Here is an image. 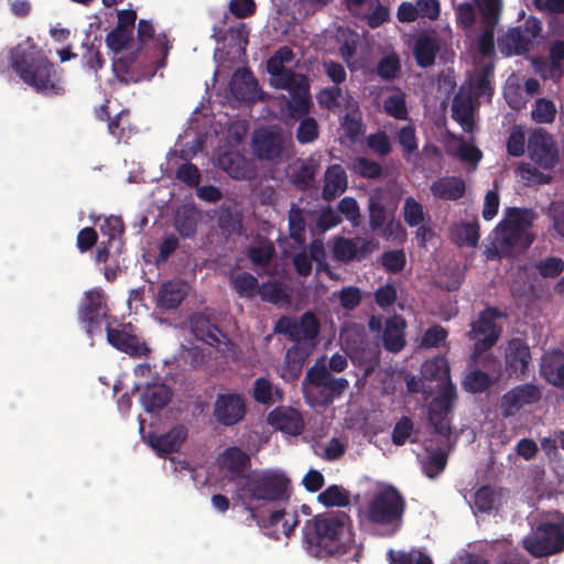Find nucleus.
I'll use <instances>...</instances> for the list:
<instances>
[{"label": "nucleus", "mask_w": 564, "mask_h": 564, "mask_svg": "<svg viewBox=\"0 0 564 564\" xmlns=\"http://www.w3.org/2000/svg\"><path fill=\"white\" fill-rule=\"evenodd\" d=\"M305 551L319 560L343 558L358 563L362 545L358 544L352 531V521L344 511H326L306 520L302 529Z\"/></svg>", "instance_id": "f257e3e1"}, {"label": "nucleus", "mask_w": 564, "mask_h": 564, "mask_svg": "<svg viewBox=\"0 0 564 564\" xmlns=\"http://www.w3.org/2000/svg\"><path fill=\"white\" fill-rule=\"evenodd\" d=\"M234 500L246 511L258 509L256 502H276L289 499L290 479L275 470H251L234 479Z\"/></svg>", "instance_id": "f03ea898"}, {"label": "nucleus", "mask_w": 564, "mask_h": 564, "mask_svg": "<svg viewBox=\"0 0 564 564\" xmlns=\"http://www.w3.org/2000/svg\"><path fill=\"white\" fill-rule=\"evenodd\" d=\"M11 67L36 93L57 96L64 88L56 79L54 64L34 46L18 44L9 51Z\"/></svg>", "instance_id": "7ed1b4c3"}, {"label": "nucleus", "mask_w": 564, "mask_h": 564, "mask_svg": "<svg viewBox=\"0 0 564 564\" xmlns=\"http://www.w3.org/2000/svg\"><path fill=\"white\" fill-rule=\"evenodd\" d=\"M535 214L531 209L510 207L495 229L494 254L509 258L525 252L534 240L529 232Z\"/></svg>", "instance_id": "20e7f679"}, {"label": "nucleus", "mask_w": 564, "mask_h": 564, "mask_svg": "<svg viewBox=\"0 0 564 564\" xmlns=\"http://www.w3.org/2000/svg\"><path fill=\"white\" fill-rule=\"evenodd\" d=\"M406 502L402 494L392 485L375 492L366 509L369 522L387 528V535L400 531Z\"/></svg>", "instance_id": "39448f33"}, {"label": "nucleus", "mask_w": 564, "mask_h": 564, "mask_svg": "<svg viewBox=\"0 0 564 564\" xmlns=\"http://www.w3.org/2000/svg\"><path fill=\"white\" fill-rule=\"evenodd\" d=\"M349 387L345 378H335L326 366L313 365L302 381L305 401L312 406H328Z\"/></svg>", "instance_id": "423d86ee"}, {"label": "nucleus", "mask_w": 564, "mask_h": 564, "mask_svg": "<svg viewBox=\"0 0 564 564\" xmlns=\"http://www.w3.org/2000/svg\"><path fill=\"white\" fill-rule=\"evenodd\" d=\"M523 549L533 557H549L564 551V513L556 512L555 520L541 521L522 539Z\"/></svg>", "instance_id": "0eeeda50"}, {"label": "nucleus", "mask_w": 564, "mask_h": 564, "mask_svg": "<svg viewBox=\"0 0 564 564\" xmlns=\"http://www.w3.org/2000/svg\"><path fill=\"white\" fill-rule=\"evenodd\" d=\"M507 314L500 308L488 306L479 313L478 318L470 324L467 333L469 339L475 340L474 352L481 355L491 349L498 341L502 328L496 321L506 318Z\"/></svg>", "instance_id": "6e6552de"}, {"label": "nucleus", "mask_w": 564, "mask_h": 564, "mask_svg": "<svg viewBox=\"0 0 564 564\" xmlns=\"http://www.w3.org/2000/svg\"><path fill=\"white\" fill-rule=\"evenodd\" d=\"M369 228L372 232L380 234L386 240L397 239L404 229L399 220H395L394 209L388 208L382 192L377 191L368 198Z\"/></svg>", "instance_id": "1a4fd4ad"}, {"label": "nucleus", "mask_w": 564, "mask_h": 564, "mask_svg": "<svg viewBox=\"0 0 564 564\" xmlns=\"http://www.w3.org/2000/svg\"><path fill=\"white\" fill-rule=\"evenodd\" d=\"M528 152L530 159L544 170L554 169L560 161L556 141L543 129H538L530 134Z\"/></svg>", "instance_id": "9d476101"}, {"label": "nucleus", "mask_w": 564, "mask_h": 564, "mask_svg": "<svg viewBox=\"0 0 564 564\" xmlns=\"http://www.w3.org/2000/svg\"><path fill=\"white\" fill-rule=\"evenodd\" d=\"M107 311L105 292L100 288H94L84 293L78 307V319L85 326L86 332L91 334L95 328L100 327Z\"/></svg>", "instance_id": "9b49d317"}, {"label": "nucleus", "mask_w": 564, "mask_h": 564, "mask_svg": "<svg viewBox=\"0 0 564 564\" xmlns=\"http://www.w3.org/2000/svg\"><path fill=\"white\" fill-rule=\"evenodd\" d=\"M541 390L533 383H522L507 391L500 399L499 409L505 417L513 416L523 406L540 401Z\"/></svg>", "instance_id": "f8f14e48"}, {"label": "nucleus", "mask_w": 564, "mask_h": 564, "mask_svg": "<svg viewBox=\"0 0 564 564\" xmlns=\"http://www.w3.org/2000/svg\"><path fill=\"white\" fill-rule=\"evenodd\" d=\"M247 412L246 403L238 393L217 395L214 405V417L224 426H232L243 420Z\"/></svg>", "instance_id": "ddd939ff"}, {"label": "nucleus", "mask_w": 564, "mask_h": 564, "mask_svg": "<svg viewBox=\"0 0 564 564\" xmlns=\"http://www.w3.org/2000/svg\"><path fill=\"white\" fill-rule=\"evenodd\" d=\"M345 343L351 352V358L364 365L367 371L373 370L380 364V346L365 333H357L354 338L347 336Z\"/></svg>", "instance_id": "4468645a"}, {"label": "nucleus", "mask_w": 564, "mask_h": 564, "mask_svg": "<svg viewBox=\"0 0 564 564\" xmlns=\"http://www.w3.org/2000/svg\"><path fill=\"white\" fill-rule=\"evenodd\" d=\"M131 324H127L123 328H112L107 326V340L116 349L124 352L133 358L147 357L150 352L144 341H141L137 335L127 330L131 328Z\"/></svg>", "instance_id": "2eb2a0df"}, {"label": "nucleus", "mask_w": 564, "mask_h": 564, "mask_svg": "<svg viewBox=\"0 0 564 564\" xmlns=\"http://www.w3.org/2000/svg\"><path fill=\"white\" fill-rule=\"evenodd\" d=\"M252 149L258 159L274 161L282 156L284 140L278 131L259 130L253 135Z\"/></svg>", "instance_id": "dca6fc26"}, {"label": "nucleus", "mask_w": 564, "mask_h": 564, "mask_svg": "<svg viewBox=\"0 0 564 564\" xmlns=\"http://www.w3.org/2000/svg\"><path fill=\"white\" fill-rule=\"evenodd\" d=\"M506 367L516 378H522L531 361V352L528 344L522 338H511L506 348Z\"/></svg>", "instance_id": "f3484780"}, {"label": "nucleus", "mask_w": 564, "mask_h": 564, "mask_svg": "<svg viewBox=\"0 0 564 564\" xmlns=\"http://www.w3.org/2000/svg\"><path fill=\"white\" fill-rule=\"evenodd\" d=\"M187 433L186 426L178 424L163 434L149 433L148 442L159 456L164 457L180 451Z\"/></svg>", "instance_id": "a211bd4d"}, {"label": "nucleus", "mask_w": 564, "mask_h": 564, "mask_svg": "<svg viewBox=\"0 0 564 564\" xmlns=\"http://www.w3.org/2000/svg\"><path fill=\"white\" fill-rule=\"evenodd\" d=\"M232 96L239 101H254L258 97V82L253 73L246 67L235 70L229 83Z\"/></svg>", "instance_id": "6ab92c4d"}, {"label": "nucleus", "mask_w": 564, "mask_h": 564, "mask_svg": "<svg viewBox=\"0 0 564 564\" xmlns=\"http://www.w3.org/2000/svg\"><path fill=\"white\" fill-rule=\"evenodd\" d=\"M191 332L196 339L212 346L220 345L221 330L215 325L210 317L203 312H195L188 317Z\"/></svg>", "instance_id": "aec40b11"}, {"label": "nucleus", "mask_w": 564, "mask_h": 564, "mask_svg": "<svg viewBox=\"0 0 564 564\" xmlns=\"http://www.w3.org/2000/svg\"><path fill=\"white\" fill-rule=\"evenodd\" d=\"M217 165L236 180H251L254 176L251 162L236 151L221 153L217 159Z\"/></svg>", "instance_id": "412c9836"}, {"label": "nucleus", "mask_w": 564, "mask_h": 564, "mask_svg": "<svg viewBox=\"0 0 564 564\" xmlns=\"http://www.w3.org/2000/svg\"><path fill=\"white\" fill-rule=\"evenodd\" d=\"M268 420L278 430L294 436L301 434L304 429L302 415L291 406L274 409L269 413Z\"/></svg>", "instance_id": "4be33fe9"}, {"label": "nucleus", "mask_w": 564, "mask_h": 564, "mask_svg": "<svg viewBox=\"0 0 564 564\" xmlns=\"http://www.w3.org/2000/svg\"><path fill=\"white\" fill-rule=\"evenodd\" d=\"M137 37L138 39L135 47H133L134 45L131 46L133 51L124 56L119 57L115 62L116 68L123 74H129L131 72L133 64L137 61V56L143 48V45L148 41L154 39V28L150 21L144 19H141L139 21L137 29Z\"/></svg>", "instance_id": "5701e85b"}, {"label": "nucleus", "mask_w": 564, "mask_h": 564, "mask_svg": "<svg viewBox=\"0 0 564 564\" xmlns=\"http://www.w3.org/2000/svg\"><path fill=\"white\" fill-rule=\"evenodd\" d=\"M406 321L398 314L387 318L384 323L382 343L383 347L391 352L401 351L405 344Z\"/></svg>", "instance_id": "b1692460"}, {"label": "nucleus", "mask_w": 564, "mask_h": 564, "mask_svg": "<svg viewBox=\"0 0 564 564\" xmlns=\"http://www.w3.org/2000/svg\"><path fill=\"white\" fill-rule=\"evenodd\" d=\"M541 375L552 386L564 388V352L562 350L554 349L542 357Z\"/></svg>", "instance_id": "393cba45"}, {"label": "nucleus", "mask_w": 564, "mask_h": 564, "mask_svg": "<svg viewBox=\"0 0 564 564\" xmlns=\"http://www.w3.org/2000/svg\"><path fill=\"white\" fill-rule=\"evenodd\" d=\"M431 193L443 200H458L465 195L466 184L458 176H443L431 184Z\"/></svg>", "instance_id": "a878e982"}, {"label": "nucleus", "mask_w": 564, "mask_h": 564, "mask_svg": "<svg viewBox=\"0 0 564 564\" xmlns=\"http://www.w3.org/2000/svg\"><path fill=\"white\" fill-rule=\"evenodd\" d=\"M187 292L181 281L170 280L163 282L156 294V306L162 310H175L186 297Z\"/></svg>", "instance_id": "bb28decb"}, {"label": "nucleus", "mask_w": 564, "mask_h": 564, "mask_svg": "<svg viewBox=\"0 0 564 564\" xmlns=\"http://www.w3.org/2000/svg\"><path fill=\"white\" fill-rule=\"evenodd\" d=\"M348 181L345 169L340 164H332L324 176L322 196L330 202L347 189Z\"/></svg>", "instance_id": "cd10ccee"}, {"label": "nucleus", "mask_w": 564, "mask_h": 564, "mask_svg": "<svg viewBox=\"0 0 564 564\" xmlns=\"http://www.w3.org/2000/svg\"><path fill=\"white\" fill-rule=\"evenodd\" d=\"M440 48L438 40L435 36L426 33L420 34L413 46V55L417 66L422 68L433 66Z\"/></svg>", "instance_id": "c85d7f7f"}, {"label": "nucleus", "mask_w": 564, "mask_h": 564, "mask_svg": "<svg viewBox=\"0 0 564 564\" xmlns=\"http://www.w3.org/2000/svg\"><path fill=\"white\" fill-rule=\"evenodd\" d=\"M200 212L194 205L180 206L174 215V227L183 238H193L197 231Z\"/></svg>", "instance_id": "c756f323"}, {"label": "nucleus", "mask_w": 564, "mask_h": 564, "mask_svg": "<svg viewBox=\"0 0 564 564\" xmlns=\"http://www.w3.org/2000/svg\"><path fill=\"white\" fill-rule=\"evenodd\" d=\"M267 72L271 76V86L278 89H285L289 93L294 91L299 86H304L307 84L306 77L304 75L295 73L291 68L273 67L267 68Z\"/></svg>", "instance_id": "7c9ffc66"}, {"label": "nucleus", "mask_w": 564, "mask_h": 564, "mask_svg": "<svg viewBox=\"0 0 564 564\" xmlns=\"http://www.w3.org/2000/svg\"><path fill=\"white\" fill-rule=\"evenodd\" d=\"M218 463L220 468L240 477L250 466V457L241 448L232 446L224 451L218 458Z\"/></svg>", "instance_id": "2f4dec72"}, {"label": "nucleus", "mask_w": 564, "mask_h": 564, "mask_svg": "<svg viewBox=\"0 0 564 564\" xmlns=\"http://www.w3.org/2000/svg\"><path fill=\"white\" fill-rule=\"evenodd\" d=\"M502 488L484 485L474 494V506L482 513H489L501 506Z\"/></svg>", "instance_id": "473e14b6"}, {"label": "nucleus", "mask_w": 564, "mask_h": 564, "mask_svg": "<svg viewBox=\"0 0 564 564\" xmlns=\"http://www.w3.org/2000/svg\"><path fill=\"white\" fill-rule=\"evenodd\" d=\"M312 105L310 86L306 84L296 87L294 91L290 93V100L286 106L290 117L300 120L301 118L308 117Z\"/></svg>", "instance_id": "72a5a7b5"}, {"label": "nucleus", "mask_w": 564, "mask_h": 564, "mask_svg": "<svg viewBox=\"0 0 564 564\" xmlns=\"http://www.w3.org/2000/svg\"><path fill=\"white\" fill-rule=\"evenodd\" d=\"M494 65L488 63L481 66L476 76L469 80V88L471 94L476 97H486L488 101L491 100L494 95Z\"/></svg>", "instance_id": "f704fd0d"}, {"label": "nucleus", "mask_w": 564, "mask_h": 564, "mask_svg": "<svg viewBox=\"0 0 564 564\" xmlns=\"http://www.w3.org/2000/svg\"><path fill=\"white\" fill-rule=\"evenodd\" d=\"M172 392L165 384H153L148 387L142 393L141 400L147 412L162 410L167 405Z\"/></svg>", "instance_id": "c9c22d12"}, {"label": "nucleus", "mask_w": 564, "mask_h": 564, "mask_svg": "<svg viewBox=\"0 0 564 564\" xmlns=\"http://www.w3.org/2000/svg\"><path fill=\"white\" fill-rule=\"evenodd\" d=\"M452 410L431 403L427 412V421L435 434L449 438L452 435Z\"/></svg>", "instance_id": "e433bc0d"}, {"label": "nucleus", "mask_w": 564, "mask_h": 564, "mask_svg": "<svg viewBox=\"0 0 564 564\" xmlns=\"http://www.w3.org/2000/svg\"><path fill=\"white\" fill-rule=\"evenodd\" d=\"M283 395L282 389L274 388L272 382L265 377H259L253 382L252 397L260 404L270 405L274 402H281Z\"/></svg>", "instance_id": "4c0bfd02"}, {"label": "nucleus", "mask_w": 564, "mask_h": 564, "mask_svg": "<svg viewBox=\"0 0 564 564\" xmlns=\"http://www.w3.org/2000/svg\"><path fill=\"white\" fill-rule=\"evenodd\" d=\"M297 326V344L310 343V347L315 346V340L321 330V323L312 312H305L300 321H296Z\"/></svg>", "instance_id": "58836bf2"}, {"label": "nucleus", "mask_w": 564, "mask_h": 564, "mask_svg": "<svg viewBox=\"0 0 564 564\" xmlns=\"http://www.w3.org/2000/svg\"><path fill=\"white\" fill-rule=\"evenodd\" d=\"M383 110L397 120H408L409 109L405 93L398 87H393V94L383 100Z\"/></svg>", "instance_id": "ea45409f"}, {"label": "nucleus", "mask_w": 564, "mask_h": 564, "mask_svg": "<svg viewBox=\"0 0 564 564\" xmlns=\"http://www.w3.org/2000/svg\"><path fill=\"white\" fill-rule=\"evenodd\" d=\"M502 44L506 46L508 54L520 55L530 51L532 40L523 32L521 26H517L506 33Z\"/></svg>", "instance_id": "a19ab883"}, {"label": "nucleus", "mask_w": 564, "mask_h": 564, "mask_svg": "<svg viewBox=\"0 0 564 564\" xmlns=\"http://www.w3.org/2000/svg\"><path fill=\"white\" fill-rule=\"evenodd\" d=\"M422 373L427 380L449 381L451 369L447 359L444 356H436L426 360L422 366Z\"/></svg>", "instance_id": "79ce46f5"}, {"label": "nucleus", "mask_w": 564, "mask_h": 564, "mask_svg": "<svg viewBox=\"0 0 564 564\" xmlns=\"http://www.w3.org/2000/svg\"><path fill=\"white\" fill-rule=\"evenodd\" d=\"M317 501L325 507H346L350 503V495L339 485H330L317 496Z\"/></svg>", "instance_id": "37998d69"}, {"label": "nucleus", "mask_w": 564, "mask_h": 564, "mask_svg": "<svg viewBox=\"0 0 564 564\" xmlns=\"http://www.w3.org/2000/svg\"><path fill=\"white\" fill-rule=\"evenodd\" d=\"M387 560L390 564H433L430 555L417 549H412L409 552L390 549L387 552Z\"/></svg>", "instance_id": "c03bdc74"}, {"label": "nucleus", "mask_w": 564, "mask_h": 564, "mask_svg": "<svg viewBox=\"0 0 564 564\" xmlns=\"http://www.w3.org/2000/svg\"><path fill=\"white\" fill-rule=\"evenodd\" d=\"M377 75L382 80H393L401 73V61L397 53H390L380 58L376 68Z\"/></svg>", "instance_id": "a18cd8bd"}, {"label": "nucleus", "mask_w": 564, "mask_h": 564, "mask_svg": "<svg viewBox=\"0 0 564 564\" xmlns=\"http://www.w3.org/2000/svg\"><path fill=\"white\" fill-rule=\"evenodd\" d=\"M231 285L239 296L251 299L256 295L259 283L254 275L242 272L231 279Z\"/></svg>", "instance_id": "49530a36"}, {"label": "nucleus", "mask_w": 564, "mask_h": 564, "mask_svg": "<svg viewBox=\"0 0 564 564\" xmlns=\"http://www.w3.org/2000/svg\"><path fill=\"white\" fill-rule=\"evenodd\" d=\"M289 231L290 237L296 243L302 245L305 242V219L301 208L293 205L289 210Z\"/></svg>", "instance_id": "de8ad7c7"}, {"label": "nucleus", "mask_w": 564, "mask_h": 564, "mask_svg": "<svg viewBox=\"0 0 564 564\" xmlns=\"http://www.w3.org/2000/svg\"><path fill=\"white\" fill-rule=\"evenodd\" d=\"M492 383L490 376L479 369L468 372L463 381V387L467 392L481 393Z\"/></svg>", "instance_id": "09e8293b"}, {"label": "nucleus", "mask_w": 564, "mask_h": 564, "mask_svg": "<svg viewBox=\"0 0 564 564\" xmlns=\"http://www.w3.org/2000/svg\"><path fill=\"white\" fill-rule=\"evenodd\" d=\"M248 516L245 520L247 525H251L254 522L260 529L275 527L280 521H282L286 514L284 510H274L270 512L267 517L258 509L247 511Z\"/></svg>", "instance_id": "8fccbe9b"}, {"label": "nucleus", "mask_w": 564, "mask_h": 564, "mask_svg": "<svg viewBox=\"0 0 564 564\" xmlns=\"http://www.w3.org/2000/svg\"><path fill=\"white\" fill-rule=\"evenodd\" d=\"M397 141L402 148L405 160H410L411 155L419 150L416 131L411 124L404 126L398 131Z\"/></svg>", "instance_id": "3c124183"}, {"label": "nucleus", "mask_w": 564, "mask_h": 564, "mask_svg": "<svg viewBox=\"0 0 564 564\" xmlns=\"http://www.w3.org/2000/svg\"><path fill=\"white\" fill-rule=\"evenodd\" d=\"M319 135V127L315 118L305 117L300 119L295 137L301 144L314 142Z\"/></svg>", "instance_id": "603ef678"}, {"label": "nucleus", "mask_w": 564, "mask_h": 564, "mask_svg": "<svg viewBox=\"0 0 564 564\" xmlns=\"http://www.w3.org/2000/svg\"><path fill=\"white\" fill-rule=\"evenodd\" d=\"M352 170L356 174L369 180H377L383 173L382 166L378 162L365 156H358L355 159Z\"/></svg>", "instance_id": "864d4df0"}, {"label": "nucleus", "mask_w": 564, "mask_h": 564, "mask_svg": "<svg viewBox=\"0 0 564 564\" xmlns=\"http://www.w3.org/2000/svg\"><path fill=\"white\" fill-rule=\"evenodd\" d=\"M130 43L133 44L132 32L121 26H116L106 35V45L115 53L127 48Z\"/></svg>", "instance_id": "5fc2aeb1"}, {"label": "nucleus", "mask_w": 564, "mask_h": 564, "mask_svg": "<svg viewBox=\"0 0 564 564\" xmlns=\"http://www.w3.org/2000/svg\"><path fill=\"white\" fill-rule=\"evenodd\" d=\"M403 217L404 221L410 227H416L424 221L425 214L423 206L413 197H408L403 205Z\"/></svg>", "instance_id": "6e6d98bb"}, {"label": "nucleus", "mask_w": 564, "mask_h": 564, "mask_svg": "<svg viewBox=\"0 0 564 564\" xmlns=\"http://www.w3.org/2000/svg\"><path fill=\"white\" fill-rule=\"evenodd\" d=\"M381 264L387 272L399 273L406 264L405 252L402 249L384 251L381 254Z\"/></svg>", "instance_id": "4d7b16f0"}, {"label": "nucleus", "mask_w": 564, "mask_h": 564, "mask_svg": "<svg viewBox=\"0 0 564 564\" xmlns=\"http://www.w3.org/2000/svg\"><path fill=\"white\" fill-rule=\"evenodd\" d=\"M447 337V329L435 324L424 332L420 346L423 348H438L446 341Z\"/></svg>", "instance_id": "13d9d810"}, {"label": "nucleus", "mask_w": 564, "mask_h": 564, "mask_svg": "<svg viewBox=\"0 0 564 564\" xmlns=\"http://www.w3.org/2000/svg\"><path fill=\"white\" fill-rule=\"evenodd\" d=\"M343 97V89L339 86H329L321 89L316 95L318 105L323 109L333 110L339 107V99Z\"/></svg>", "instance_id": "bf43d9fd"}, {"label": "nucleus", "mask_w": 564, "mask_h": 564, "mask_svg": "<svg viewBox=\"0 0 564 564\" xmlns=\"http://www.w3.org/2000/svg\"><path fill=\"white\" fill-rule=\"evenodd\" d=\"M447 465V455L443 451H435L423 463V471L429 478L438 476Z\"/></svg>", "instance_id": "052dcab7"}, {"label": "nucleus", "mask_w": 564, "mask_h": 564, "mask_svg": "<svg viewBox=\"0 0 564 564\" xmlns=\"http://www.w3.org/2000/svg\"><path fill=\"white\" fill-rule=\"evenodd\" d=\"M219 228L227 232L232 234L240 226V219L237 213L229 205H221L217 216Z\"/></svg>", "instance_id": "680f3d73"}, {"label": "nucleus", "mask_w": 564, "mask_h": 564, "mask_svg": "<svg viewBox=\"0 0 564 564\" xmlns=\"http://www.w3.org/2000/svg\"><path fill=\"white\" fill-rule=\"evenodd\" d=\"M414 430V424L409 416H402L394 425L392 431V443L402 446L410 438Z\"/></svg>", "instance_id": "e2e57ef3"}, {"label": "nucleus", "mask_w": 564, "mask_h": 564, "mask_svg": "<svg viewBox=\"0 0 564 564\" xmlns=\"http://www.w3.org/2000/svg\"><path fill=\"white\" fill-rule=\"evenodd\" d=\"M104 235L108 236V245H112L118 241L121 245V237L124 232V225L120 217L110 216L106 218L101 226Z\"/></svg>", "instance_id": "0e129e2a"}, {"label": "nucleus", "mask_w": 564, "mask_h": 564, "mask_svg": "<svg viewBox=\"0 0 564 564\" xmlns=\"http://www.w3.org/2000/svg\"><path fill=\"white\" fill-rule=\"evenodd\" d=\"M555 106L551 100L541 98L535 102L532 118L539 123H550L555 119Z\"/></svg>", "instance_id": "69168bd1"}, {"label": "nucleus", "mask_w": 564, "mask_h": 564, "mask_svg": "<svg viewBox=\"0 0 564 564\" xmlns=\"http://www.w3.org/2000/svg\"><path fill=\"white\" fill-rule=\"evenodd\" d=\"M367 145L370 150L380 156H387L392 151V145L389 137L383 131L371 133L367 138Z\"/></svg>", "instance_id": "338daca9"}, {"label": "nucleus", "mask_w": 564, "mask_h": 564, "mask_svg": "<svg viewBox=\"0 0 564 564\" xmlns=\"http://www.w3.org/2000/svg\"><path fill=\"white\" fill-rule=\"evenodd\" d=\"M175 175L178 181L189 187H197L200 182L199 169L191 162L181 164L177 167Z\"/></svg>", "instance_id": "774afa93"}]
</instances>
